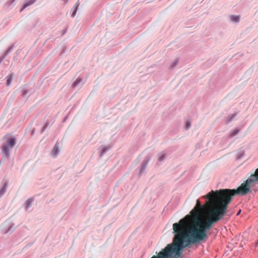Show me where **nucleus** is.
<instances>
[{"label":"nucleus","instance_id":"5","mask_svg":"<svg viewBox=\"0 0 258 258\" xmlns=\"http://www.w3.org/2000/svg\"><path fill=\"white\" fill-rule=\"evenodd\" d=\"M229 19L230 22L238 23L240 21V17L239 15H230Z\"/></svg>","mask_w":258,"mask_h":258},{"label":"nucleus","instance_id":"1","mask_svg":"<svg viewBox=\"0 0 258 258\" xmlns=\"http://www.w3.org/2000/svg\"><path fill=\"white\" fill-rule=\"evenodd\" d=\"M203 198L207 201L203 205L206 213L203 220L199 218L202 207L198 200L189 214L173 224L174 232L186 237L188 243L194 244L204 240L208 237L207 230L223 219L227 213L218 190H211Z\"/></svg>","mask_w":258,"mask_h":258},{"label":"nucleus","instance_id":"8","mask_svg":"<svg viewBox=\"0 0 258 258\" xmlns=\"http://www.w3.org/2000/svg\"><path fill=\"white\" fill-rule=\"evenodd\" d=\"M35 0H30V1H28L27 2H26L24 5V6H23V8L22 9L21 11H23L25 8H26L27 7L34 4L35 3Z\"/></svg>","mask_w":258,"mask_h":258},{"label":"nucleus","instance_id":"23","mask_svg":"<svg viewBox=\"0 0 258 258\" xmlns=\"http://www.w3.org/2000/svg\"><path fill=\"white\" fill-rule=\"evenodd\" d=\"M255 245H258V239H257V240L255 242Z\"/></svg>","mask_w":258,"mask_h":258},{"label":"nucleus","instance_id":"20","mask_svg":"<svg viewBox=\"0 0 258 258\" xmlns=\"http://www.w3.org/2000/svg\"><path fill=\"white\" fill-rule=\"evenodd\" d=\"M164 158V155H163L162 156H161L160 158H159V161H162V160H163V159Z\"/></svg>","mask_w":258,"mask_h":258},{"label":"nucleus","instance_id":"24","mask_svg":"<svg viewBox=\"0 0 258 258\" xmlns=\"http://www.w3.org/2000/svg\"><path fill=\"white\" fill-rule=\"evenodd\" d=\"M3 58H0V63L3 61Z\"/></svg>","mask_w":258,"mask_h":258},{"label":"nucleus","instance_id":"9","mask_svg":"<svg viewBox=\"0 0 258 258\" xmlns=\"http://www.w3.org/2000/svg\"><path fill=\"white\" fill-rule=\"evenodd\" d=\"M83 80L81 78H78L73 84L72 86L73 87H77L80 84H83Z\"/></svg>","mask_w":258,"mask_h":258},{"label":"nucleus","instance_id":"12","mask_svg":"<svg viewBox=\"0 0 258 258\" xmlns=\"http://www.w3.org/2000/svg\"><path fill=\"white\" fill-rule=\"evenodd\" d=\"M16 0H8L5 4V6L7 7H11L12 6L13 4Z\"/></svg>","mask_w":258,"mask_h":258},{"label":"nucleus","instance_id":"6","mask_svg":"<svg viewBox=\"0 0 258 258\" xmlns=\"http://www.w3.org/2000/svg\"><path fill=\"white\" fill-rule=\"evenodd\" d=\"M59 149L57 146H54L51 151V155L52 157H55L59 153Z\"/></svg>","mask_w":258,"mask_h":258},{"label":"nucleus","instance_id":"7","mask_svg":"<svg viewBox=\"0 0 258 258\" xmlns=\"http://www.w3.org/2000/svg\"><path fill=\"white\" fill-rule=\"evenodd\" d=\"M10 146H3L2 151L4 154L6 156L9 155V147Z\"/></svg>","mask_w":258,"mask_h":258},{"label":"nucleus","instance_id":"10","mask_svg":"<svg viewBox=\"0 0 258 258\" xmlns=\"http://www.w3.org/2000/svg\"><path fill=\"white\" fill-rule=\"evenodd\" d=\"M239 131H240V129L238 128V127L235 128L234 130H233L231 132V133L229 135V136L230 137H233L235 136V135H236L239 133Z\"/></svg>","mask_w":258,"mask_h":258},{"label":"nucleus","instance_id":"14","mask_svg":"<svg viewBox=\"0 0 258 258\" xmlns=\"http://www.w3.org/2000/svg\"><path fill=\"white\" fill-rule=\"evenodd\" d=\"M191 126V123L189 120H186L184 125L185 130H188Z\"/></svg>","mask_w":258,"mask_h":258},{"label":"nucleus","instance_id":"18","mask_svg":"<svg viewBox=\"0 0 258 258\" xmlns=\"http://www.w3.org/2000/svg\"><path fill=\"white\" fill-rule=\"evenodd\" d=\"M48 125V123H46L44 125V126L42 127V128H41V132L43 133L45 131V130L47 127Z\"/></svg>","mask_w":258,"mask_h":258},{"label":"nucleus","instance_id":"11","mask_svg":"<svg viewBox=\"0 0 258 258\" xmlns=\"http://www.w3.org/2000/svg\"><path fill=\"white\" fill-rule=\"evenodd\" d=\"M13 76L11 74L7 77V85L10 86L11 84Z\"/></svg>","mask_w":258,"mask_h":258},{"label":"nucleus","instance_id":"16","mask_svg":"<svg viewBox=\"0 0 258 258\" xmlns=\"http://www.w3.org/2000/svg\"><path fill=\"white\" fill-rule=\"evenodd\" d=\"M32 201H33V200L31 199H30L27 201V202L26 203L27 208H28L31 206Z\"/></svg>","mask_w":258,"mask_h":258},{"label":"nucleus","instance_id":"2","mask_svg":"<svg viewBox=\"0 0 258 258\" xmlns=\"http://www.w3.org/2000/svg\"><path fill=\"white\" fill-rule=\"evenodd\" d=\"M257 183H258V168L255 170L254 173L251 174L249 178L241 183L237 189H220L218 190L226 212L228 206L231 203L234 195H246L250 191V187L254 186Z\"/></svg>","mask_w":258,"mask_h":258},{"label":"nucleus","instance_id":"4","mask_svg":"<svg viewBox=\"0 0 258 258\" xmlns=\"http://www.w3.org/2000/svg\"><path fill=\"white\" fill-rule=\"evenodd\" d=\"M6 145H14L17 143V139L15 137L7 135L4 138Z\"/></svg>","mask_w":258,"mask_h":258},{"label":"nucleus","instance_id":"17","mask_svg":"<svg viewBox=\"0 0 258 258\" xmlns=\"http://www.w3.org/2000/svg\"><path fill=\"white\" fill-rule=\"evenodd\" d=\"M234 116H235L234 114H233L231 115L230 116H228L227 117V121L228 122L231 121L233 119V118H234Z\"/></svg>","mask_w":258,"mask_h":258},{"label":"nucleus","instance_id":"19","mask_svg":"<svg viewBox=\"0 0 258 258\" xmlns=\"http://www.w3.org/2000/svg\"><path fill=\"white\" fill-rule=\"evenodd\" d=\"M5 192V187H3L1 190H0V197H1L3 194Z\"/></svg>","mask_w":258,"mask_h":258},{"label":"nucleus","instance_id":"21","mask_svg":"<svg viewBox=\"0 0 258 258\" xmlns=\"http://www.w3.org/2000/svg\"><path fill=\"white\" fill-rule=\"evenodd\" d=\"M11 51V48H10L8 50V51H7V53L6 54V55Z\"/></svg>","mask_w":258,"mask_h":258},{"label":"nucleus","instance_id":"15","mask_svg":"<svg viewBox=\"0 0 258 258\" xmlns=\"http://www.w3.org/2000/svg\"><path fill=\"white\" fill-rule=\"evenodd\" d=\"M73 9H74V12L73 13H72V17H74L75 16V15H76V12H77V9H78V6L77 4H76L73 8Z\"/></svg>","mask_w":258,"mask_h":258},{"label":"nucleus","instance_id":"22","mask_svg":"<svg viewBox=\"0 0 258 258\" xmlns=\"http://www.w3.org/2000/svg\"><path fill=\"white\" fill-rule=\"evenodd\" d=\"M34 133V130H33V131H32V133H31V135H33Z\"/></svg>","mask_w":258,"mask_h":258},{"label":"nucleus","instance_id":"13","mask_svg":"<svg viewBox=\"0 0 258 258\" xmlns=\"http://www.w3.org/2000/svg\"><path fill=\"white\" fill-rule=\"evenodd\" d=\"M178 62H179V59L176 58V59H174L171 64V68L172 69H173L174 67H175L176 66V65L178 64Z\"/></svg>","mask_w":258,"mask_h":258},{"label":"nucleus","instance_id":"3","mask_svg":"<svg viewBox=\"0 0 258 258\" xmlns=\"http://www.w3.org/2000/svg\"><path fill=\"white\" fill-rule=\"evenodd\" d=\"M190 243L186 237L179 233H176L173 243L168 244L157 255H153L151 258H166L174 252H176V255H178L180 250Z\"/></svg>","mask_w":258,"mask_h":258}]
</instances>
